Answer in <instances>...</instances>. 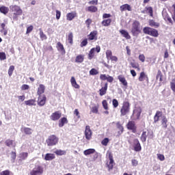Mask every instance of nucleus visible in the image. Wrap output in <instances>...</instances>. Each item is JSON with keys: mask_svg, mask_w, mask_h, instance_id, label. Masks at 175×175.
I'll use <instances>...</instances> for the list:
<instances>
[{"mask_svg": "<svg viewBox=\"0 0 175 175\" xmlns=\"http://www.w3.org/2000/svg\"><path fill=\"white\" fill-rule=\"evenodd\" d=\"M131 32L133 36H139L142 33V29L140 28V22L139 21H134L132 23Z\"/></svg>", "mask_w": 175, "mask_h": 175, "instance_id": "f257e3e1", "label": "nucleus"}, {"mask_svg": "<svg viewBox=\"0 0 175 175\" xmlns=\"http://www.w3.org/2000/svg\"><path fill=\"white\" fill-rule=\"evenodd\" d=\"M59 142V138H58V137H57V135H51L46 139V143L48 147H53L54 146H57Z\"/></svg>", "mask_w": 175, "mask_h": 175, "instance_id": "f03ea898", "label": "nucleus"}, {"mask_svg": "<svg viewBox=\"0 0 175 175\" xmlns=\"http://www.w3.org/2000/svg\"><path fill=\"white\" fill-rule=\"evenodd\" d=\"M143 32L145 35H150V36H152L153 38H158L159 36L158 30L150 27H144Z\"/></svg>", "mask_w": 175, "mask_h": 175, "instance_id": "7ed1b4c3", "label": "nucleus"}, {"mask_svg": "<svg viewBox=\"0 0 175 175\" xmlns=\"http://www.w3.org/2000/svg\"><path fill=\"white\" fill-rule=\"evenodd\" d=\"M129 111H131V104L128 101H124L120 109L121 117L126 116V114L129 113Z\"/></svg>", "mask_w": 175, "mask_h": 175, "instance_id": "20e7f679", "label": "nucleus"}, {"mask_svg": "<svg viewBox=\"0 0 175 175\" xmlns=\"http://www.w3.org/2000/svg\"><path fill=\"white\" fill-rule=\"evenodd\" d=\"M10 9L12 12H14L13 19L16 20L18 18V16H21L23 14V10L18 5H10Z\"/></svg>", "mask_w": 175, "mask_h": 175, "instance_id": "39448f33", "label": "nucleus"}, {"mask_svg": "<svg viewBox=\"0 0 175 175\" xmlns=\"http://www.w3.org/2000/svg\"><path fill=\"white\" fill-rule=\"evenodd\" d=\"M111 14L105 13L103 14V21L101 22L103 27H110L111 25Z\"/></svg>", "mask_w": 175, "mask_h": 175, "instance_id": "423d86ee", "label": "nucleus"}, {"mask_svg": "<svg viewBox=\"0 0 175 175\" xmlns=\"http://www.w3.org/2000/svg\"><path fill=\"white\" fill-rule=\"evenodd\" d=\"M126 126L127 129L131 131L133 133H136V132H137V126H136L135 121H129Z\"/></svg>", "mask_w": 175, "mask_h": 175, "instance_id": "0eeeda50", "label": "nucleus"}, {"mask_svg": "<svg viewBox=\"0 0 175 175\" xmlns=\"http://www.w3.org/2000/svg\"><path fill=\"white\" fill-rule=\"evenodd\" d=\"M43 172V167L41 165H37L30 172V175H42Z\"/></svg>", "mask_w": 175, "mask_h": 175, "instance_id": "6e6552de", "label": "nucleus"}, {"mask_svg": "<svg viewBox=\"0 0 175 175\" xmlns=\"http://www.w3.org/2000/svg\"><path fill=\"white\" fill-rule=\"evenodd\" d=\"M88 40H94L96 42L98 40V31L94 30L88 35Z\"/></svg>", "mask_w": 175, "mask_h": 175, "instance_id": "1a4fd4ad", "label": "nucleus"}, {"mask_svg": "<svg viewBox=\"0 0 175 175\" xmlns=\"http://www.w3.org/2000/svg\"><path fill=\"white\" fill-rule=\"evenodd\" d=\"M62 116V113H61V111H56L51 114V116H50V118L52 121H58V120L61 118Z\"/></svg>", "mask_w": 175, "mask_h": 175, "instance_id": "9d476101", "label": "nucleus"}, {"mask_svg": "<svg viewBox=\"0 0 175 175\" xmlns=\"http://www.w3.org/2000/svg\"><path fill=\"white\" fill-rule=\"evenodd\" d=\"M85 136L87 140H91L92 137V131H91V127L88 125L85 126Z\"/></svg>", "mask_w": 175, "mask_h": 175, "instance_id": "9b49d317", "label": "nucleus"}, {"mask_svg": "<svg viewBox=\"0 0 175 175\" xmlns=\"http://www.w3.org/2000/svg\"><path fill=\"white\" fill-rule=\"evenodd\" d=\"M133 148H134V151H136L137 152L142 151V145L140 144V142H139L138 139H134Z\"/></svg>", "mask_w": 175, "mask_h": 175, "instance_id": "f8f14e48", "label": "nucleus"}, {"mask_svg": "<svg viewBox=\"0 0 175 175\" xmlns=\"http://www.w3.org/2000/svg\"><path fill=\"white\" fill-rule=\"evenodd\" d=\"M47 100V98L46 95L43 94L42 96H38V106H44L46 105V101Z\"/></svg>", "mask_w": 175, "mask_h": 175, "instance_id": "ddd939ff", "label": "nucleus"}, {"mask_svg": "<svg viewBox=\"0 0 175 175\" xmlns=\"http://www.w3.org/2000/svg\"><path fill=\"white\" fill-rule=\"evenodd\" d=\"M100 80L105 81L107 80L108 83H113L114 81V78L109 75H106V74H101L100 75Z\"/></svg>", "mask_w": 175, "mask_h": 175, "instance_id": "4468645a", "label": "nucleus"}, {"mask_svg": "<svg viewBox=\"0 0 175 175\" xmlns=\"http://www.w3.org/2000/svg\"><path fill=\"white\" fill-rule=\"evenodd\" d=\"M46 91V86L43 84H40L37 89V95L40 96L44 94Z\"/></svg>", "mask_w": 175, "mask_h": 175, "instance_id": "2eb2a0df", "label": "nucleus"}, {"mask_svg": "<svg viewBox=\"0 0 175 175\" xmlns=\"http://www.w3.org/2000/svg\"><path fill=\"white\" fill-rule=\"evenodd\" d=\"M142 114V108L137 107L135 108L133 111V116L135 117L137 120H139L140 118V115Z\"/></svg>", "mask_w": 175, "mask_h": 175, "instance_id": "dca6fc26", "label": "nucleus"}, {"mask_svg": "<svg viewBox=\"0 0 175 175\" xmlns=\"http://www.w3.org/2000/svg\"><path fill=\"white\" fill-rule=\"evenodd\" d=\"M116 128L119 129V131H118L117 136H121L122 133H124V126L121 124L120 122H116Z\"/></svg>", "mask_w": 175, "mask_h": 175, "instance_id": "f3484780", "label": "nucleus"}, {"mask_svg": "<svg viewBox=\"0 0 175 175\" xmlns=\"http://www.w3.org/2000/svg\"><path fill=\"white\" fill-rule=\"evenodd\" d=\"M120 12H125L126 10H128V12H132V7L131 6V5L128 3L122 5L120 7Z\"/></svg>", "mask_w": 175, "mask_h": 175, "instance_id": "a211bd4d", "label": "nucleus"}, {"mask_svg": "<svg viewBox=\"0 0 175 175\" xmlns=\"http://www.w3.org/2000/svg\"><path fill=\"white\" fill-rule=\"evenodd\" d=\"M107 87H108V84H107V83H105L104 87H102L99 90L100 96H103V95H106V94L107 92Z\"/></svg>", "mask_w": 175, "mask_h": 175, "instance_id": "6ab92c4d", "label": "nucleus"}, {"mask_svg": "<svg viewBox=\"0 0 175 175\" xmlns=\"http://www.w3.org/2000/svg\"><path fill=\"white\" fill-rule=\"evenodd\" d=\"M56 48H57L58 51H60V53H62V54H66V51H65V48L64 47V44H62V43H61V42H58L57 43Z\"/></svg>", "mask_w": 175, "mask_h": 175, "instance_id": "aec40b11", "label": "nucleus"}, {"mask_svg": "<svg viewBox=\"0 0 175 175\" xmlns=\"http://www.w3.org/2000/svg\"><path fill=\"white\" fill-rule=\"evenodd\" d=\"M76 17H77V13L76 12H69L66 14V20L68 21H72Z\"/></svg>", "mask_w": 175, "mask_h": 175, "instance_id": "412c9836", "label": "nucleus"}, {"mask_svg": "<svg viewBox=\"0 0 175 175\" xmlns=\"http://www.w3.org/2000/svg\"><path fill=\"white\" fill-rule=\"evenodd\" d=\"M118 79L120 83H122V85L124 87H128V82L126 81V79H125V77L124 75H120L118 77Z\"/></svg>", "mask_w": 175, "mask_h": 175, "instance_id": "4be33fe9", "label": "nucleus"}, {"mask_svg": "<svg viewBox=\"0 0 175 175\" xmlns=\"http://www.w3.org/2000/svg\"><path fill=\"white\" fill-rule=\"evenodd\" d=\"M138 80H139V81H144V80H146V81H148V76H147V75H146V72H141L139 74Z\"/></svg>", "mask_w": 175, "mask_h": 175, "instance_id": "5701e85b", "label": "nucleus"}, {"mask_svg": "<svg viewBox=\"0 0 175 175\" xmlns=\"http://www.w3.org/2000/svg\"><path fill=\"white\" fill-rule=\"evenodd\" d=\"M161 122L162 128L163 129H167L168 120H167V118H166V116L162 117Z\"/></svg>", "mask_w": 175, "mask_h": 175, "instance_id": "b1692460", "label": "nucleus"}, {"mask_svg": "<svg viewBox=\"0 0 175 175\" xmlns=\"http://www.w3.org/2000/svg\"><path fill=\"white\" fill-rule=\"evenodd\" d=\"M120 33L123 36V38H125V39L129 40L131 39V35H129V33L126 30L121 29L119 31Z\"/></svg>", "mask_w": 175, "mask_h": 175, "instance_id": "393cba45", "label": "nucleus"}, {"mask_svg": "<svg viewBox=\"0 0 175 175\" xmlns=\"http://www.w3.org/2000/svg\"><path fill=\"white\" fill-rule=\"evenodd\" d=\"M162 117V111H157L154 116V124H157L158 121H159V118Z\"/></svg>", "mask_w": 175, "mask_h": 175, "instance_id": "a878e982", "label": "nucleus"}, {"mask_svg": "<svg viewBox=\"0 0 175 175\" xmlns=\"http://www.w3.org/2000/svg\"><path fill=\"white\" fill-rule=\"evenodd\" d=\"M70 83L72 87H73L74 88H76L77 90H79V88H80V85L77 84L76 79H75V77H71Z\"/></svg>", "mask_w": 175, "mask_h": 175, "instance_id": "bb28decb", "label": "nucleus"}, {"mask_svg": "<svg viewBox=\"0 0 175 175\" xmlns=\"http://www.w3.org/2000/svg\"><path fill=\"white\" fill-rule=\"evenodd\" d=\"M149 132L147 133V131H143L142 134L140 137V140L142 143H146L147 142V137L148 136Z\"/></svg>", "mask_w": 175, "mask_h": 175, "instance_id": "cd10ccee", "label": "nucleus"}, {"mask_svg": "<svg viewBox=\"0 0 175 175\" xmlns=\"http://www.w3.org/2000/svg\"><path fill=\"white\" fill-rule=\"evenodd\" d=\"M53 159H55V154L53 153H46L44 157L45 161H53Z\"/></svg>", "mask_w": 175, "mask_h": 175, "instance_id": "c85d7f7f", "label": "nucleus"}, {"mask_svg": "<svg viewBox=\"0 0 175 175\" xmlns=\"http://www.w3.org/2000/svg\"><path fill=\"white\" fill-rule=\"evenodd\" d=\"M27 106H36V99H30L25 101Z\"/></svg>", "mask_w": 175, "mask_h": 175, "instance_id": "c756f323", "label": "nucleus"}, {"mask_svg": "<svg viewBox=\"0 0 175 175\" xmlns=\"http://www.w3.org/2000/svg\"><path fill=\"white\" fill-rule=\"evenodd\" d=\"M65 124H68V118H66L65 117L62 118L59 120V128H62V126H64V125H65Z\"/></svg>", "mask_w": 175, "mask_h": 175, "instance_id": "7c9ffc66", "label": "nucleus"}, {"mask_svg": "<svg viewBox=\"0 0 175 175\" xmlns=\"http://www.w3.org/2000/svg\"><path fill=\"white\" fill-rule=\"evenodd\" d=\"M75 62L77 64H81L82 62H84V55H78L75 58Z\"/></svg>", "mask_w": 175, "mask_h": 175, "instance_id": "2f4dec72", "label": "nucleus"}, {"mask_svg": "<svg viewBox=\"0 0 175 175\" xmlns=\"http://www.w3.org/2000/svg\"><path fill=\"white\" fill-rule=\"evenodd\" d=\"M0 12L5 15L8 14L9 13V8L5 5L0 6Z\"/></svg>", "mask_w": 175, "mask_h": 175, "instance_id": "473e14b6", "label": "nucleus"}, {"mask_svg": "<svg viewBox=\"0 0 175 175\" xmlns=\"http://www.w3.org/2000/svg\"><path fill=\"white\" fill-rule=\"evenodd\" d=\"M88 12H90V13H96L98 12V7L95 5H90L88 7Z\"/></svg>", "mask_w": 175, "mask_h": 175, "instance_id": "72a5a7b5", "label": "nucleus"}, {"mask_svg": "<svg viewBox=\"0 0 175 175\" xmlns=\"http://www.w3.org/2000/svg\"><path fill=\"white\" fill-rule=\"evenodd\" d=\"M91 113H93L94 114H98L99 113V104H97L91 108Z\"/></svg>", "mask_w": 175, "mask_h": 175, "instance_id": "f704fd0d", "label": "nucleus"}, {"mask_svg": "<svg viewBox=\"0 0 175 175\" xmlns=\"http://www.w3.org/2000/svg\"><path fill=\"white\" fill-rule=\"evenodd\" d=\"M20 161H25L28 158V152H21L19 154Z\"/></svg>", "mask_w": 175, "mask_h": 175, "instance_id": "c9c22d12", "label": "nucleus"}, {"mask_svg": "<svg viewBox=\"0 0 175 175\" xmlns=\"http://www.w3.org/2000/svg\"><path fill=\"white\" fill-rule=\"evenodd\" d=\"M130 65L134 69H137V70H140V66L139 65V63L135 62V60H133V62H131L130 63Z\"/></svg>", "mask_w": 175, "mask_h": 175, "instance_id": "e433bc0d", "label": "nucleus"}, {"mask_svg": "<svg viewBox=\"0 0 175 175\" xmlns=\"http://www.w3.org/2000/svg\"><path fill=\"white\" fill-rule=\"evenodd\" d=\"M145 9L150 17H154V10H152V7H146Z\"/></svg>", "mask_w": 175, "mask_h": 175, "instance_id": "4c0bfd02", "label": "nucleus"}, {"mask_svg": "<svg viewBox=\"0 0 175 175\" xmlns=\"http://www.w3.org/2000/svg\"><path fill=\"white\" fill-rule=\"evenodd\" d=\"M95 56V48H92L88 54V59H92Z\"/></svg>", "mask_w": 175, "mask_h": 175, "instance_id": "58836bf2", "label": "nucleus"}, {"mask_svg": "<svg viewBox=\"0 0 175 175\" xmlns=\"http://www.w3.org/2000/svg\"><path fill=\"white\" fill-rule=\"evenodd\" d=\"M162 77H163V75L162 74V71L161 70H158L156 79L158 80L159 79V81H163V79H162Z\"/></svg>", "mask_w": 175, "mask_h": 175, "instance_id": "ea45409f", "label": "nucleus"}, {"mask_svg": "<svg viewBox=\"0 0 175 175\" xmlns=\"http://www.w3.org/2000/svg\"><path fill=\"white\" fill-rule=\"evenodd\" d=\"M94 152H95V149H92V148H90L83 151L84 155H86V156L91 155V154H94Z\"/></svg>", "mask_w": 175, "mask_h": 175, "instance_id": "a19ab883", "label": "nucleus"}, {"mask_svg": "<svg viewBox=\"0 0 175 175\" xmlns=\"http://www.w3.org/2000/svg\"><path fill=\"white\" fill-rule=\"evenodd\" d=\"M107 166L109 172H110V170H113V167H114V161H109V163H107Z\"/></svg>", "mask_w": 175, "mask_h": 175, "instance_id": "79ce46f5", "label": "nucleus"}, {"mask_svg": "<svg viewBox=\"0 0 175 175\" xmlns=\"http://www.w3.org/2000/svg\"><path fill=\"white\" fill-rule=\"evenodd\" d=\"M149 25L150 27H154V28H159V23L154 22V20H150L149 21Z\"/></svg>", "mask_w": 175, "mask_h": 175, "instance_id": "37998d69", "label": "nucleus"}, {"mask_svg": "<svg viewBox=\"0 0 175 175\" xmlns=\"http://www.w3.org/2000/svg\"><path fill=\"white\" fill-rule=\"evenodd\" d=\"M55 154L59 156L66 155V151L62 150H56L55 151Z\"/></svg>", "mask_w": 175, "mask_h": 175, "instance_id": "c03bdc74", "label": "nucleus"}, {"mask_svg": "<svg viewBox=\"0 0 175 175\" xmlns=\"http://www.w3.org/2000/svg\"><path fill=\"white\" fill-rule=\"evenodd\" d=\"M23 132H24V133H25V135H32L33 131L30 128L24 127Z\"/></svg>", "mask_w": 175, "mask_h": 175, "instance_id": "a18cd8bd", "label": "nucleus"}, {"mask_svg": "<svg viewBox=\"0 0 175 175\" xmlns=\"http://www.w3.org/2000/svg\"><path fill=\"white\" fill-rule=\"evenodd\" d=\"M102 105L105 110H109V103H107V100H103L102 101Z\"/></svg>", "mask_w": 175, "mask_h": 175, "instance_id": "49530a36", "label": "nucleus"}, {"mask_svg": "<svg viewBox=\"0 0 175 175\" xmlns=\"http://www.w3.org/2000/svg\"><path fill=\"white\" fill-rule=\"evenodd\" d=\"M68 40L70 44H73V33H70L68 36Z\"/></svg>", "mask_w": 175, "mask_h": 175, "instance_id": "de8ad7c7", "label": "nucleus"}, {"mask_svg": "<svg viewBox=\"0 0 175 175\" xmlns=\"http://www.w3.org/2000/svg\"><path fill=\"white\" fill-rule=\"evenodd\" d=\"M164 20H165V21H168V23H170L171 25H173V21L172 20V18L169 16V14H167L165 16Z\"/></svg>", "mask_w": 175, "mask_h": 175, "instance_id": "09e8293b", "label": "nucleus"}, {"mask_svg": "<svg viewBox=\"0 0 175 175\" xmlns=\"http://www.w3.org/2000/svg\"><path fill=\"white\" fill-rule=\"evenodd\" d=\"M40 36L42 40H46V39H47V36L46 34H44V33H43V30L42 29H40Z\"/></svg>", "mask_w": 175, "mask_h": 175, "instance_id": "8fccbe9b", "label": "nucleus"}, {"mask_svg": "<svg viewBox=\"0 0 175 175\" xmlns=\"http://www.w3.org/2000/svg\"><path fill=\"white\" fill-rule=\"evenodd\" d=\"M98 74H99V72L95 68H92L90 70V75H91L92 76H95Z\"/></svg>", "mask_w": 175, "mask_h": 175, "instance_id": "3c124183", "label": "nucleus"}, {"mask_svg": "<svg viewBox=\"0 0 175 175\" xmlns=\"http://www.w3.org/2000/svg\"><path fill=\"white\" fill-rule=\"evenodd\" d=\"M13 72H14V66H10L8 69V75L10 77H12V75H13Z\"/></svg>", "mask_w": 175, "mask_h": 175, "instance_id": "603ef678", "label": "nucleus"}, {"mask_svg": "<svg viewBox=\"0 0 175 175\" xmlns=\"http://www.w3.org/2000/svg\"><path fill=\"white\" fill-rule=\"evenodd\" d=\"M109 142H110V139H109V138L106 137L102 140L101 144L106 147V146H107V144H109Z\"/></svg>", "mask_w": 175, "mask_h": 175, "instance_id": "864d4df0", "label": "nucleus"}, {"mask_svg": "<svg viewBox=\"0 0 175 175\" xmlns=\"http://www.w3.org/2000/svg\"><path fill=\"white\" fill-rule=\"evenodd\" d=\"M106 57H107V59H110V58H111L113 57V53L111 52V50H107L106 51Z\"/></svg>", "mask_w": 175, "mask_h": 175, "instance_id": "5fc2aeb1", "label": "nucleus"}, {"mask_svg": "<svg viewBox=\"0 0 175 175\" xmlns=\"http://www.w3.org/2000/svg\"><path fill=\"white\" fill-rule=\"evenodd\" d=\"M112 105H113L114 109H117V107H118V105H119L118 100L116 98L113 99Z\"/></svg>", "mask_w": 175, "mask_h": 175, "instance_id": "6e6d98bb", "label": "nucleus"}, {"mask_svg": "<svg viewBox=\"0 0 175 175\" xmlns=\"http://www.w3.org/2000/svg\"><path fill=\"white\" fill-rule=\"evenodd\" d=\"M14 142V141L12 139H7L5 140V145L7 146V147H10V146H13Z\"/></svg>", "mask_w": 175, "mask_h": 175, "instance_id": "4d7b16f0", "label": "nucleus"}, {"mask_svg": "<svg viewBox=\"0 0 175 175\" xmlns=\"http://www.w3.org/2000/svg\"><path fill=\"white\" fill-rule=\"evenodd\" d=\"M171 90H172L173 92H175V79H172L170 82Z\"/></svg>", "mask_w": 175, "mask_h": 175, "instance_id": "13d9d810", "label": "nucleus"}, {"mask_svg": "<svg viewBox=\"0 0 175 175\" xmlns=\"http://www.w3.org/2000/svg\"><path fill=\"white\" fill-rule=\"evenodd\" d=\"M16 158H17V153L16 152H11V159L14 162L16 161Z\"/></svg>", "mask_w": 175, "mask_h": 175, "instance_id": "bf43d9fd", "label": "nucleus"}, {"mask_svg": "<svg viewBox=\"0 0 175 175\" xmlns=\"http://www.w3.org/2000/svg\"><path fill=\"white\" fill-rule=\"evenodd\" d=\"M0 59L1 61H5V59H6V53L0 52Z\"/></svg>", "mask_w": 175, "mask_h": 175, "instance_id": "052dcab7", "label": "nucleus"}, {"mask_svg": "<svg viewBox=\"0 0 175 175\" xmlns=\"http://www.w3.org/2000/svg\"><path fill=\"white\" fill-rule=\"evenodd\" d=\"M87 44H88V40L85 38L81 42V47H85Z\"/></svg>", "mask_w": 175, "mask_h": 175, "instance_id": "680f3d73", "label": "nucleus"}, {"mask_svg": "<svg viewBox=\"0 0 175 175\" xmlns=\"http://www.w3.org/2000/svg\"><path fill=\"white\" fill-rule=\"evenodd\" d=\"M0 175H10V170H5L0 172Z\"/></svg>", "mask_w": 175, "mask_h": 175, "instance_id": "e2e57ef3", "label": "nucleus"}, {"mask_svg": "<svg viewBox=\"0 0 175 175\" xmlns=\"http://www.w3.org/2000/svg\"><path fill=\"white\" fill-rule=\"evenodd\" d=\"M33 31V26L30 25L27 28L26 33H31Z\"/></svg>", "mask_w": 175, "mask_h": 175, "instance_id": "0e129e2a", "label": "nucleus"}, {"mask_svg": "<svg viewBox=\"0 0 175 175\" xmlns=\"http://www.w3.org/2000/svg\"><path fill=\"white\" fill-rule=\"evenodd\" d=\"M139 59L141 62H144L146 61V56H144V54L139 55Z\"/></svg>", "mask_w": 175, "mask_h": 175, "instance_id": "69168bd1", "label": "nucleus"}, {"mask_svg": "<svg viewBox=\"0 0 175 175\" xmlns=\"http://www.w3.org/2000/svg\"><path fill=\"white\" fill-rule=\"evenodd\" d=\"M21 89L22 90V91H25L27 90H29V85H27V84H23L21 87Z\"/></svg>", "mask_w": 175, "mask_h": 175, "instance_id": "338daca9", "label": "nucleus"}, {"mask_svg": "<svg viewBox=\"0 0 175 175\" xmlns=\"http://www.w3.org/2000/svg\"><path fill=\"white\" fill-rule=\"evenodd\" d=\"M157 158L159 161H163L165 159V156L161 154H157Z\"/></svg>", "mask_w": 175, "mask_h": 175, "instance_id": "774afa93", "label": "nucleus"}]
</instances>
